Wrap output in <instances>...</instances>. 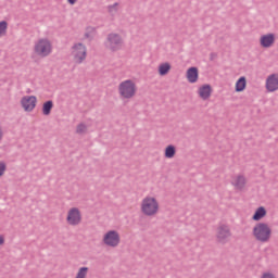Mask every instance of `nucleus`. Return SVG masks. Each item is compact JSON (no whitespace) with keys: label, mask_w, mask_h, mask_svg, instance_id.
Returning a JSON list of instances; mask_svg holds the SVG:
<instances>
[{"label":"nucleus","mask_w":278,"mask_h":278,"mask_svg":"<svg viewBox=\"0 0 278 278\" xmlns=\"http://www.w3.org/2000/svg\"><path fill=\"white\" fill-rule=\"evenodd\" d=\"M140 212L143 216L153 217L160 214V201L157 198L147 195L141 200Z\"/></svg>","instance_id":"nucleus-3"},{"label":"nucleus","mask_w":278,"mask_h":278,"mask_svg":"<svg viewBox=\"0 0 278 278\" xmlns=\"http://www.w3.org/2000/svg\"><path fill=\"white\" fill-rule=\"evenodd\" d=\"M3 140V129L0 126V141Z\"/></svg>","instance_id":"nucleus-27"},{"label":"nucleus","mask_w":278,"mask_h":278,"mask_svg":"<svg viewBox=\"0 0 278 278\" xmlns=\"http://www.w3.org/2000/svg\"><path fill=\"white\" fill-rule=\"evenodd\" d=\"M71 55L74 64H83L88 55L86 45L81 42L74 43L71 50Z\"/></svg>","instance_id":"nucleus-6"},{"label":"nucleus","mask_w":278,"mask_h":278,"mask_svg":"<svg viewBox=\"0 0 278 278\" xmlns=\"http://www.w3.org/2000/svg\"><path fill=\"white\" fill-rule=\"evenodd\" d=\"M187 81L189 84H197L199 81V68L190 67L186 73Z\"/></svg>","instance_id":"nucleus-15"},{"label":"nucleus","mask_w":278,"mask_h":278,"mask_svg":"<svg viewBox=\"0 0 278 278\" xmlns=\"http://www.w3.org/2000/svg\"><path fill=\"white\" fill-rule=\"evenodd\" d=\"M104 247L116 249L121 244V233L117 230H109L102 237Z\"/></svg>","instance_id":"nucleus-7"},{"label":"nucleus","mask_w":278,"mask_h":278,"mask_svg":"<svg viewBox=\"0 0 278 278\" xmlns=\"http://www.w3.org/2000/svg\"><path fill=\"white\" fill-rule=\"evenodd\" d=\"M7 170H8V164H5V162H0V177H3Z\"/></svg>","instance_id":"nucleus-24"},{"label":"nucleus","mask_w":278,"mask_h":278,"mask_svg":"<svg viewBox=\"0 0 278 278\" xmlns=\"http://www.w3.org/2000/svg\"><path fill=\"white\" fill-rule=\"evenodd\" d=\"M267 92H277L278 90V74H270L265 80Z\"/></svg>","instance_id":"nucleus-13"},{"label":"nucleus","mask_w":278,"mask_h":278,"mask_svg":"<svg viewBox=\"0 0 278 278\" xmlns=\"http://www.w3.org/2000/svg\"><path fill=\"white\" fill-rule=\"evenodd\" d=\"M248 184L249 180L244 174H236L230 179V185L236 192H244V190H247Z\"/></svg>","instance_id":"nucleus-9"},{"label":"nucleus","mask_w":278,"mask_h":278,"mask_svg":"<svg viewBox=\"0 0 278 278\" xmlns=\"http://www.w3.org/2000/svg\"><path fill=\"white\" fill-rule=\"evenodd\" d=\"M106 10L110 14H114V12H118V2L110 4Z\"/></svg>","instance_id":"nucleus-22"},{"label":"nucleus","mask_w":278,"mask_h":278,"mask_svg":"<svg viewBox=\"0 0 278 278\" xmlns=\"http://www.w3.org/2000/svg\"><path fill=\"white\" fill-rule=\"evenodd\" d=\"M8 36V22L1 21L0 22V38H4Z\"/></svg>","instance_id":"nucleus-21"},{"label":"nucleus","mask_w":278,"mask_h":278,"mask_svg":"<svg viewBox=\"0 0 278 278\" xmlns=\"http://www.w3.org/2000/svg\"><path fill=\"white\" fill-rule=\"evenodd\" d=\"M261 278H277V277H275V274L270 271H265L262 274Z\"/></svg>","instance_id":"nucleus-25"},{"label":"nucleus","mask_w":278,"mask_h":278,"mask_svg":"<svg viewBox=\"0 0 278 278\" xmlns=\"http://www.w3.org/2000/svg\"><path fill=\"white\" fill-rule=\"evenodd\" d=\"M213 92L214 88H212V85L204 84L198 88L197 94L201 101H210V99H212Z\"/></svg>","instance_id":"nucleus-12"},{"label":"nucleus","mask_w":278,"mask_h":278,"mask_svg":"<svg viewBox=\"0 0 278 278\" xmlns=\"http://www.w3.org/2000/svg\"><path fill=\"white\" fill-rule=\"evenodd\" d=\"M231 227L229 224L222 223L216 227L215 240L218 244H227L231 240Z\"/></svg>","instance_id":"nucleus-5"},{"label":"nucleus","mask_w":278,"mask_h":278,"mask_svg":"<svg viewBox=\"0 0 278 278\" xmlns=\"http://www.w3.org/2000/svg\"><path fill=\"white\" fill-rule=\"evenodd\" d=\"M53 53V42L47 37L37 39L33 46V54L37 58H49Z\"/></svg>","instance_id":"nucleus-4"},{"label":"nucleus","mask_w":278,"mask_h":278,"mask_svg":"<svg viewBox=\"0 0 278 278\" xmlns=\"http://www.w3.org/2000/svg\"><path fill=\"white\" fill-rule=\"evenodd\" d=\"M51 110H53V101H47L42 105V114L45 116H49L51 114Z\"/></svg>","instance_id":"nucleus-20"},{"label":"nucleus","mask_w":278,"mask_h":278,"mask_svg":"<svg viewBox=\"0 0 278 278\" xmlns=\"http://www.w3.org/2000/svg\"><path fill=\"white\" fill-rule=\"evenodd\" d=\"M3 242H4L3 237H0V244H3Z\"/></svg>","instance_id":"nucleus-28"},{"label":"nucleus","mask_w":278,"mask_h":278,"mask_svg":"<svg viewBox=\"0 0 278 278\" xmlns=\"http://www.w3.org/2000/svg\"><path fill=\"white\" fill-rule=\"evenodd\" d=\"M117 92L122 101H131L138 94V85L134 79H126L118 84Z\"/></svg>","instance_id":"nucleus-1"},{"label":"nucleus","mask_w":278,"mask_h":278,"mask_svg":"<svg viewBox=\"0 0 278 278\" xmlns=\"http://www.w3.org/2000/svg\"><path fill=\"white\" fill-rule=\"evenodd\" d=\"M105 47L109 51H121L123 49V37L116 33L109 34Z\"/></svg>","instance_id":"nucleus-8"},{"label":"nucleus","mask_w":278,"mask_h":278,"mask_svg":"<svg viewBox=\"0 0 278 278\" xmlns=\"http://www.w3.org/2000/svg\"><path fill=\"white\" fill-rule=\"evenodd\" d=\"M79 0H67L68 5H75Z\"/></svg>","instance_id":"nucleus-26"},{"label":"nucleus","mask_w":278,"mask_h":278,"mask_svg":"<svg viewBox=\"0 0 278 278\" xmlns=\"http://www.w3.org/2000/svg\"><path fill=\"white\" fill-rule=\"evenodd\" d=\"M267 214H268V211H266V207L260 206L254 211V214L252 216V220H255L256 223H260V220H263V218H266Z\"/></svg>","instance_id":"nucleus-16"},{"label":"nucleus","mask_w":278,"mask_h":278,"mask_svg":"<svg viewBox=\"0 0 278 278\" xmlns=\"http://www.w3.org/2000/svg\"><path fill=\"white\" fill-rule=\"evenodd\" d=\"M86 131H88V126H86V124H79L76 127V132L77 134H86Z\"/></svg>","instance_id":"nucleus-23"},{"label":"nucleus","mask_w":278,"mask_h":278,"mask_svg":"<svg viewBox=\"0 0 278 278\" xmlns=\"http://www.w3.org/2000/svg\"><path fill=\"white\" fill-rule=\"evenodd\" d=\"M175 155H177V147H175L173 144L165 147L164 157H166V160H173V157H175Z\"/></svg>","instance_id":"nucleus-19"},{"label":"nucleus","mask_w":278,"mask_h":278,"mask_svg":"<svg viewBox=\"0 0 278 278\" xmlns=\"http://www.w3.org/2000/svg\"><path fill=\"white\" fill-rule=\"evenodd\" d=\"M252 236L256 242L266 244V242H270V238H273V227H270L268 223L260 222L253 227Z\"/></svg>","instance_id":"nucleus-2"},{"label":"nucleus","mask_w":278,"mask_h":278,"mask_svg":"<svg viewBox=\"0 0 278 278\" xmlns=\"http://www.w3.org/2000/svg\"><path fill=\"white\" fill-rule=\"evenodd\" d=\"M66 223L71 227H77V225H81V211L79 207H71L66 214Z\"/></svg>","instance_id":"nucleus-10"},{"label":"nucleus","mask_w":278,"mask_h":278,"mask_svg":"<svg viewBox=\"0 0 278 278\" xmlns=\"http://www.w3.org/2000/svg\"><path fill=\"white\" fill-rule=\"evenodd\" d=\"M170 68H173L170 63H168V62L161 63L157 67V73L161 77H164V76L168 75V73H170Z\"/></svg>","instance_id":"nucleus-17"},{"label":"nucleus","mask_w":278,"mask_h":278,"mask_svg":"<svg viewBox=\"0 0 278 278\" xmlns=\"http://www.w3.org/2000/svg\"><path fill=\"white\" fill-rule=\"evenodd\" d=\"M20 103L24 112H34V110H36V105L38 104V98H36V96H24Z\"/></svg>","instance_id":"nucleus-11"},{"label":"nucleus","mask_w":278,"mask_h":278,"mask_svg":"<svg viewBox=\"0 0 278 278\" xmlns=\"http://www.w3.org/2000/svg\"><path fill=\"white\" fill-rule=\"evenodd\" d=\"M275 40H277L275 34L268 33L260 37V45L263 49H270L275 45Z\"/></svg>","instance_id":"nucleus-14"},{"label":"nucleus","mask_w":278,"mask_h":278,"mask_svg":"<svg viewBox=\"0 0 278 278\" xmlns=\"http://www.w3.org/2000/svg\"><path fill=\"white\" fill-rule=\"evenodd\" d=\"M247 90V77L241 76L235 84L236 92H244Z\"/></svg>","instance_id":"nucleus-18"}]
</instances>
